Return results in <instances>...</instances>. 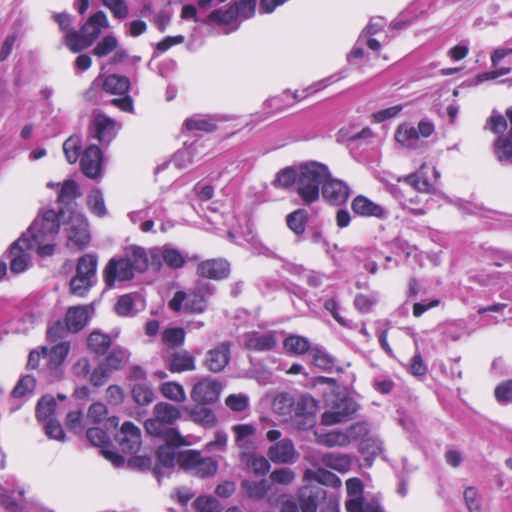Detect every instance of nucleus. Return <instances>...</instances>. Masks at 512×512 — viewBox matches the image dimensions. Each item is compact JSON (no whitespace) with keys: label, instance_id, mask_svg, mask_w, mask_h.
<instances>
[{"label":"nucleus","instance_id":"nucleus-39","mask_svg":"<svg viewBox=\"0 0 512 512\" xmlns=\"http://www.w3.org/2000/svg\"><path fill=\"white\" fill-rule=\"evenodd\" d=\"M493 153L500 163H512V140L510 137L498 136L493 143Z\"/></svg>","mask_w":512,"mask_h":512},{"label":"nucleus","instance_id":"nucleus-7","mask_svg":"<svg viewBox=\"0 0 512 512\" xmlns=\"http://www.w3.org/2000/svg\"><path fill=\"white\" fill-rule=\"evenodd\" d=\"M266 439L271 443L267 450L268 459L276 464H292L297 461L299 454L290 438H282L280 430L271 429L266 433Z\"/></svg>","mask_w":512,"mask_h":512},{"label":"nucleus","instance_id":"nucleus-23","mask_svg":"<svg viewBox=\"0 0 512 512\" xmlns=\"http://www.w3.org/2000/svg\"><path fill=\"white\" fill-rule=\"evenodd\" d=\"M102 152L96 145L88 146L80 158L83 173L89 178H96L101 173Z\"/></svg>","mask_w":512,"mask_h":512},{"label":"nucleus","instance_id":"nucleus-17","mask_svg":"<svg viewBox=\"0 0 512 512\" xmlns=\"http://www.w3.org/2000/svg\"><path fill=\"white\" fill-rule=\"evenodd\" d=\"M166 444L160 446L157 451V460L158 463L153 469L154 474L160 480V477L163 475L162 468H172L175 464H179L181 466V456L185 451L181 452L178 450L179 446L183 444H175L168 440H166Z\"/></svg>","mask_w":512,"mask_h":512},{"label":"nucleus","instance_id":"nucleus-55","mask_svg":"<svg viewBox=\"0 0 512 512\" xmlns=\"http://www.w3.org/2000/svg\"><path fill=\"white\" fill-rule=\"evenodd\" d=\"M81 139L78 136H71L63 143V151L67 161L75 163L80 155Z\"/></svg>","mask_w":512,"mask_h":512},{"label":"nucleus","instance_id":"nucleus-18","mask_svg":"<svg viewBox=\"0 0 512 512\" xmlns=\"http://www.w3.org/2000/svg\"><path fill=\"white\" fill-rule=\"evenodd\" d=\"M243 343L245 348L256 351L266 352L273 350L277 343V333L274 331H252L248 332L243 336Z\"/></svg>","mask_w":512,"mask_h":512},{"label":"nucleus","instance_id":"nucleus-43","mask_svg":"<svg viewBox=\"0 0 512 512\" xmlns=\"http://www.w3.org/2000/svg\"><path fill=\"white\" fill-rule=\"evenodd\" d=\"M56 400L52 396H44L42 397L36 407V416L38 421L42 424L50 419L54 418V412L56 408Z\"/></svg>","mask_w":512,"mask_h":512},{"label":"nucleus","instance_id":"nucleus-11","mask_svg":"<svg viewBox=\"0 0 512 512\" xmlns=\"http://www.w3.org/2000/svg\"><path fill=\"white\" fill-rule=\"evenodd\" d=\"M134 275L135 272L124 255L111 258L103 270V279L108 288L114 287L116 282L129 281Z\"/></svg>","mask_w":512,"mask_h":512},{"label":"nucleus","instance_id":"nucleus-1","mask_svg":"<svg viewBox=\"0 0 512 512\" xmlns=\"http://www.w3.org/2000/svg\"><path fill=\"white\" fill-rule=\"evenodd\" d=\"M59 215L53 209L42 210L29 227L26 238L30 246L36 248L40 256H50L54 253L55 238L59 232Z\"/></svg>","mask_w":512,"mask_h":512},{"label":"nucleus","instance_id":"nucleus-64","mask_svg":"<svg viewBox=\"0 0 512 512\" xmlns=\"http://www.w3.org/2000/svg\"><path fill=\"white\" fill-rule=\"evenodd\" d=\"M464 499L470 512H481V498L474 487H467Z\"/></svg>","mask_w":512,"mask_h":512},{"label":"nucleus","instance_id":"nucleus-47","mask_svg":"<svg viewBox=\"0 0 512 512\" xmlns=\"http://www.w3.org/2000/svg\"><path fill=\"white\" fill-rule=\"evenodd\" d=\"M184 126L187 130H199L211 132L216 129V124L210 117L195 115L186 119Z\"/></svg>","mask_w":512,"mask_h":512},{"label":"nucleus","instance_id":"nucleus-3","mask_svg":"<svg viewBox=\"0 0 512 512\" xmlns=\"http://www.w3.org/2000/svg\"><path fill=\"white\" fill-rule=\"evenodd\" d=\"M108 27L106 14L98 11L91 15L79 30L65 33L63 42L71 52L78 53L92 46L102 30Z\"/></svg>","mask_w":512,"mask_h":512},{"label":"nucleus","instance_id":"nucleus-6","mask_svg":"<svg viewBox=\"0 0 512 512\" xmlns=\"http://www.w3.org/2000/svg\"><path fill=\"white\" fill-rule=\"evenodd\" d=\"M358 410V404L350 397L340 394L325 396V410L321 423L326 426L339 424L351 419Z\"/></svg>","mask_w":512,"mask_h":512},{"label":"nucleus","instance_id":"nucleus-30","mask_svg":"<svg viewBox=\"0 0 512 512\" xmlns=\"http://www.w3.org/2000/svg\"><path fill=\"white\" fill-rule=\"evenodd\" d=\"M168 367L173 373L193 371L196 368L195 358L185 350L176 352L170 356Z\"/></svg>","mask_w":512,"mask_h":512},{"label":"nucleus","instance_id":"nucleus-26","mask_svg":"<svg viewBox=\"0 0 512 512\" xmlns=\"http://www.w3.org/2000/svg\"><path fill=\"white\" fill-rule=\"evenodd\" d=\"M326 492L319 486L307 485L298 493V502L302 512H317L320 499L325 498Z\"/></svg>","mask_w":512,"mask_h":512},{"label":"nucleus","instance_id":"nucleus-19","mask_svg":"<svg viewBox=\"0 0 512 512\" xmlns=\"http://www.w3.org/2000/svg\"><path fill=\"white\" fill-rule=\"evenodd\" d=\"M117 440L123 452L134 454L138 452L141 447V430L132 422H124Z\"/></svg>","mask_w":512,"mask_h":512},{"label":"nucleus","instance_id":"nucleus-21","mask_svg":"<svg viewBox=\"0 0 512 512\" xmlns=\"http://www.w3.org/2000/svg\"><path fill=\"white\" fill-rule=\"evenodd\" d=\"M350 195L348 185L339 179L328 178L322 186L323 198L332 205H341Z\"/></svg>","mask_w":512,"mask_h":512},{"label":"nucleus","instance_id":"nucleus-44","mask_svg":"<svg viewBox=\"0 0 512 512\" xmlns=\"http://www.w3.org/2000/svg\"><path fill=\"white\" fill-rule=\"evenodd\" d=\"M308 220V213L304 209H297L288 214L286 218L287 226L296 235H302L305 232Z\"/></svg>","mask_w":512,"mask_h":512},{"label":"nucleus","instance_id":"nucleus-63","mask_svg":"<svg viewBox=\"0 0 512 512\" xmlns=\"http://www.w3.org/2000/svg\"><path fill=\"white\" fill-rule=\"evenodd\" d=\"M45 434L50 439L57 441L65 440V433L62 429L61 424L57 419H50L49 421L42 423Z\"/></svg>","mask_w":512,"mask_h":512},{"label":"nucleus","instance_id":"nucleus-49","mask_svg":"<svg viewBox=\"0 0 512 512\" xmlns=\"http://www.w3.org/2000/svg\"><path fill=\"white\" fill-rule=\"evenodd\" d=\"M81 195L79 187L74 180H65L58 194V201L62 204H70L74 199Z\"/></svg>","mask_w":512,"mask_h":512},{"label":"nucleus","instance_id":"nucleus-24","mask_svg":"<svg viewBox=\"0 0 512 512\" xmlns=\"http://www.w3.org/2000/svg\"><path fill=\"white\" fill-rule=\"evenodd\" d=\"M230 361V344L223 342L206 353L204 365L213 372L222 371Z\"/></svg>","mask_w":512,"mask_h":512},{"label":"nucleus","instance_id":"nucleus-38","mask_svg":"<svg viewBox=\"0 0 512 512\" xmlns=\"http://www.w3.org/2000/svg\"><path fill=\"white\" fill-rule=\"evenodd\" d=\"M129 358L130 353L126 348L116 346L111 349L103 363L113 372L122 369Z\"/></svg>","mask_w":512,"mask_h":512},{"label":"nucleus","instance_id":"nucleus-29","mask_svg":"<svg viewBox=\"0 0 512 512\" xmlns=\"http://www.w3.org/2000/svg\"><path fill=\"white\" fill-rule=\"evenodd\" d=\"M89 306L70 307L65 316V323L71 332H78L88 323Z\"/></svg>","mask_w":512,"mask_h":512},{"label":"nucleus","instance_id":"nucleus-13","mask_svg":"<svg viewBox=\"0 0 512 512\" xmlns=\"http://www.w3.org/2000/svg\"><path fill=\"white\" fill-rule=\"evenodd\" d=\"M119 128L114 119L100 113L94 116L89 131L93 138L108 145L116 137Z\"/></svg>","mask_w":512,"mask_h":512},{"label":"nucleus","instance_id":"nucleus-2","mask_svg":"<svg viewBox=\"0 0 512 512\" xmlns=\"http://www.w3.org/2000/svg\"><path fill=\"white\" fill-rule=\"evenodd\" d=\"M181 418L180 408L168 402H158L154 405L152 417L145 421L148 434L163 437L175 444H189L178 430L172 426Z\"/></svg>","mask_w":512,"mask_h":512},{"label":"nucleus","instance_id":"nucleus-58","mask_svg":"<svg viewBox=\"0 0 512 512\" xmlns=\"http://www.w3.org/2000/svg\"><path fill=\"white\" fill-rule=\"evenodd\" d=\"M87 203L90 210L97 216L101 217L106 214V208L102 193L95 189L90 192L87 197Z\"/></svg>","mask_w":512,"mask_h":512},{"label":"nucleus","instance_id":"nucleus-10","mask_svg":"<svg viewBox=\"0 0 512 512\" xmlns=\"http://www.w3.org/2000/svg\"><path fill=\"white\" fill-rule=\"evenodd\" d=\"M181 467L191 471L198 477L212 476L218 469V463L211 457H202L200 452L194 450L185 451L181 456Z\"/></svg>","mask_w":512,"mask_h":512},{"label":"nucleus","instance_id":"nucleus-16","mask_svg":"<svg viewBox=\"0 0 512 512\" xmlns=\"http://www.w3.org/2000/svg\"><path fill=\"white\" fill-rule=\"evenodd\" d=\"M151 257L152 269L154 270H160L163 262L174 269L181 268L186 263L183 254L170 245L151 248Z\"/></svg>","mask_w":512,"mask_h":512},{"label":"nucleus","instance_id":"nucleus-52","mask_svg":"<svg viewBox=\"0 0 512 512\" xmlns=\"http://www.w3.org/2000/svg\"><path fill=\"white\" fill-rule=\"evenodd\" d=\"M298 176L293 167H286L276 174L273 186L276 188H289L298 181Z\"/></svg>","mask_w":512,"mask_h":512},{"label":"nucleus","instance_id":"nucleus-42","mask_svg":"<svg viewBox=\"0 0 512 512\" xmlns=\"http://www.w3.org/2000/svg\"><path fill=\"white\" fill-rule=\"evenodd\" d=\"M88 348L97 355H103L111 346L109 335L99 331H93L87 339Z\"/></svg>","mask_w":512,"mask_h":512},{"label":"nucleus","instance_id":"nucleus-60","mask_svg":"<svg viewBox=\"0 0 512 512\" xmlns=\"http://www.w3.org/2000/svg\"><path fill=\"white\" fill-rule=\"evenodd\" d=\"M185 331L182 328H168L162 333V340L165 344L176 347L183 344Z\"/></svg>","mask_w":512,"mask_h":512},{"label":"nucleus","instance_id":"nucleus-25","mask_svg":"<svg viewBox=\"0 0 512 512\" xmlns=\"http://www.w3.org/2000/svg\"><path fill=\"white\" fill-rule=\"evenodd\" d=\"M230 264L224 259H209L197 266V274L204 278L221 280L228 277Z\"/></svg>","mask_w":512,"mask_h":512},{"label":"nucleus","instance_id":"nucleus-32","mask_svg":"<svg viewBox=\"0 0 512 512\" xmlns=\"http://www.w3.org/2000/svg\"><path fill=\"white\" fill-rule=\"evenodd\" d=\"M297 400L298 395L280 393L274 398L272 409L279 416L285 417L286 420H290Z\"/></svg>","mask_w":512,"mask_h":512},{"label":"nucleus","instance_id":"nucleus-62","mask_svg":"<svg viewBox=\"0 0 512 512\" xmlns=\"http://www.w3.org/2000/svg\"><path fill=\"white\" fill-rule=\"evenodd\" d=\"M111 373L112 371L104 363H101L91 372L88 381L96 387L102 386L107 382Z\"/></svg>","mask_w":512,"mask_h":512},{"label":"nucleus","instance_id":"nucleus-4","mask_svg":"<svg viewBox=\"0 0 512 512\" xmlns=\"http://www.w3.org/2000/svg\"><path fill=\"white\" fill-rule=\"evenodd\" d=\"M328 168L318 162L301 165L297 181V193L303 202L310 205L320 196V186L329 178Z\"/></svg>","mask_w":512,"mask_h":512},{"label":"nucleus","instance_id":"nucleus-36","mask_svg":"<svg viewBox=\"0 0 512 512\" xmlns=\"http://www.w3.org/2000/svg\"><path fill=\"white\" fill-rule=\"evenodd\" d=\"M320 461L326 467L340 473L348 472L351 467V459L345 454L325 453L321 456Z\"/></svg>","mask_w":512,"mask_h":512},{"label":"nucleus","instance_id":"nucleus-8","mask_svg":"<svg viewBox=\"0 0 512 512\" xmlns=\"http://www.w3.org/2000/svg\"><path fill=\"white\" fill-rule=\"evenodd\" d=\"M317 401L310 394H299L290 417L291 425L298 430H308L316 424Z\"/></svg>","mask_w":512,"mask_h":512},{"label":"nucleus","instance_id":"nucleus-5","mask_svg":"<svg viewBox=\"0 0 512 512\" xmlns=\"http://www.w3.org/2000/svg\"><path fill=\"white\" fill-rule=\"evenodd\" d=\"M214 286L205 281H198L188 292L177 291L169 302L173 311H180L182 307L192 313H203L208 306L209 298L214 294Z\"/></svg>","mask_w":512,"mask_h":512},{"label":"nucleus","instance_id":"nucleus-37","mask_svg":"<svg viewBox=\"0 0 512 512\" xmlns=\"http://www.w3.org/2000/svg\"><path fill=\"white\" fill-rule=\"evenodd\" d=\"M98 259L93 254H85L78 259L75 275L79 277H89L96 282V272Z\"/></svg>","mask_w":512,"mask_h":512},{"label":"nucleus","instance_id":"nucleus-12","mask_svg":"<svg viewBox=\"0 0 512 512\" xmlns=\"http://www.w3.org/2000/svg\"><path fill=\"white\" fill-rule=\"evenodd\" d=\"M221 391L222 385L219 381L202 378L193 385L190 397L197 404H213L218 401Z\"/></svg>","mask_w":512,"mask_h":512},{"label":"nucleus","instance_id":"nucleus-46","mask_svg":"<svg viewBox=\"0 0 512 512\" xmlns=\"http://www.w3.org/2000/svg\"><path fill=\"white\" fill-rule=\"evenodd\" d=\"M318 441L327 447H344L350 444L346 431L342 430H334L320 435Z\"/></svg>","mask_w":512,"mask_h":512},{"label":"nucleus","instance_id":"nucleus-27","mask_svg":"<svg viewBox=\"0 0 512 512\" xmlns=\"http://www.w3.org/2000/svg\"><path fill=\"white\" fill-rule=\"evenodd\" d=\"M235 435V444L244 453L254 449V436L256 427L252 424H237L232 427Z\"/></svg>","mask_w":512,"mask_h":512},{"label":"nucleus","instance_id":"nucleus-48","mask_svg":"<svg viewBox=\"0 0 512 512\" xmlns=\"http://www.w3.org/2000/svg\"><path fill=\"white\" fill-rule=\"evenodd\" d=\"M132 397L137 404L146 406L154 401L155 395L147 384L136 383L132 388Z\"/></svg>","mask_w":512,"mask_h":512},{"label":"nucleus","instance_id":"nucleus-20","mask_svg":"<svg viewBox=\"0 0 512 512\" xmlns=\"http://www.w3.org/2000/svg\"><path fill=\"white\" fill-rule=\"evenodd\" d=\"M351 209L354 214L361 217L386 219L389 216V211L385 207L375 203L364 195H358L352 200Z\"/></svg>","mask_w":512,"mask_h":512},{"label":"nucleus","instance_id":"nucleus-45","mask_svg":"<svg viewBox=\"0 0 512 512\" xmlns=\"http://www.w3.org/2000/svg\"><path fill=\"white\" fill-rule=\"evenodd\" d=\"M283 347L287 353L302 355L309 351L310 342L305 337L291 335L284 340Z\"/></svg>","mask_w":512,"mask_h":512},{"label":"nucleus","instance_id":"nucleus-40","mask_svg":"<svg viewBox=\"0 0 512 512\" xmlns=\"http://www.w3.org/2000/svg\"><path fill=\"white\" fill-rule=\"evenodd\" d=\"M159 391L164 398L176 403H183L187 398L184 387L178 382H164L160 385Z\"/></svg>","mask_w":512,"mask_h":512},{"label":"nucleus","instance_id":"nucleus-54","mask_svg":"<svg viewBox=\"0 0 512 512\" xmlns=\"http://www.w3.org/2000/svg\"><path fill=\"white\" fill-rule=\"evenodd\" d=\"M508 123L507 118L496 111H493L491 116L487 119L484 129L493 132L494 134L505 135Z\"/></svg>","mask_w":512,"mask_h":512},{"label":"nucleus","instance_id":"nucleus-14","mask_svg":"<svg viewBox=\"0 0 512 512\" xmlns=\"http://www.w3.org/2000/svg\"><path fill=\"white\" fill-rule=\"evenodd\" d=\"M68 245L78 249L84 248L90 241L88 223L80 214H73L65 228Z\"/></svg>","mask_w":512,"mask_h":512},{"label":"nucleus","instance_id":"nucleus-50","mask_svg":"<svg viewBox=\"0 0 512 512\" xmlns=\"http://www.w3.org/2000/svg\"><path fill=\"white\" fill-rule=\"evenodd\" d=\"M198 512H221V506L217 499L212 497H199L195 500ZM226 512H241L237 507H231Z\"/></svg>","mask_w":512,"mask_h":512},{"label":"nucleus","instance_id":"nucleus-41","mask_svg":"<svg viewBox=\"0 0 512 512\" xmlns=\"http://www.w3.org/2000/svg\"><path fill=\"white\" fill-rule=\"evenodd\" d=\"M130 81L125 76L117 74L109 75L103 83V88L106 92L111 94L123 95L128 92Z\"/></svg>","mask_w":512,"mask_h":512},{"label":"nucleus","instance_id":"nucleus-34","mask_svg":"<svg viewBox=\"0 0 512 512\" xmlns=\"http://www.w3.org/2000/svg\"><path fill=\"white\" fill-rule=\"evenodd\" d=\"M304 480L305 481H316L320 484L330 486L333 488H338L341 486L342 482L338 476H336L334 473L319 468L316 470L313 469H307L304 472Z\"/></svg>","mask_w":512,"mask_h":512},{"label":"nucleus","instance_id":"nucleus-35","mask_svg":"<svg viewBox=\"0 0 512 512\" xmlns=\"http://www.w3.org/2000/svg\"><path fill=\"white\" fill-rule=\"evenodd\" d=\"M241 487L244 493L252 499H262L266 496L267 492L270 490L271 485L270 482L266 479L261 480H243L241 483Z\"/></svg>","mask_w":512,"mask_h":512},{"label":"nucleus","instance_id":"nucleus-61","mask_svg":"<svg viewBox=\"0 0 512 512\" xmlns=\"http://www.w3.org/2000/svg\"><path fill=\"white\" fill-rule=\"evenodd\" d=\"M233 7L237 11V18L245 20L254 15L256 0H238Z\"/></svg>","mask_w":512,"mask_h":512},{"label":"nucleus","instance_id":"nucleus-28","mask_svg":"<svg viewBox=\"0 0 512 512\" xmlns=\"http://www.w3.org/2000/svg\"><path fill=\"white\" fill-rule=\"evenodd\" d=\"M346 489L349 500L346 501V509L348 512H361V503L364 502L362 496L363 485L358 478H350L346 481Z\"/></svg>","mask_w":512,"mask_h":512},{"label":"nucleus","instance_id":"nucleus-57","mask_svg":"<svg viewBox=\"0 0 512 512\" xmlns=\"http://www.w3.org/2000/svg\"><path fill=\"white\" fill-rule=\"evenodd\" d=\"M36 386V379L31 375L22 377L12 391V395L15 398L24 397L29 393H32Z\"/></svg>","mask_w":512,"mask_h":512},{"label":"nucleus","instance_id":"nucleus-9","mask_svg":"<svg viewBox=\"0 0 512 512\" xmlns=\"http://www.w3.org/2000/svg\"><path fill=\"white\" fill-rule=\"evenodd\" d=\"M70 348L68 341H61L51 347H42V369L53 377H60Z\"/></svg>","mask_w":512,"mask_h":512},{"label":"nucleus","instance_id":"nucleus-53","mask_svg":"<svg viewBox=\"0 0 512 512\" xmlns=\"http://www.w3.org/2000/svg\"><path fill=\"white\" fill-rule=\"evenodd\" d=\"M117 38L110 34L103 37L93 49V54L99 58L105 57L118 48Z\"/></svg>","mask_w":512,"mask_h":512},{"label":"nucleus","instance_id":"nucleus-51","mask_svg":"<svg viewBox=\"0 0 512 512\" xmlns=\"http://www.w3.org/2000/svg\"><path fill=\"white\" fill-rule=\"evenodd\" d=\"M96 282L90 280L89 277H79L74 275L70 280V292L71 294L78 297H85L89 290L94 286Z\"/></svg>","mask_w":512,"mask_h":512},{"label":"nucleus","instance_id":"nucleus-15","mask_svg":"<svg viewBox=\"0 0 512 512\" xmlns=\"http://www.w3.org/2000/svg\"><path fill=\"white\" fill-rule=\"evenodd\" d=\"M30 244L26 235H23L11 245L9 255L10 269L13 273L19 274L27 269L30 262L29 251L36 250Z\"/></svg>","mask_w":512,"mask_h":512},{"label":"nucleus","instance_id":"nucleus-22","mask_svg":"<svg viewBox=\"0 0 512 512\" xmlns=\"http://www.w3.org/2000/svg\"><path fill=\"white\" fill-rule=\"evenodd\" d=\"M123 255L135 273H143L152 268L151 248L147 250L141 246L130 245L124 248Z\"/></svg>","mask_w":512,"mask_h":512},{"label":"nucleus","instance_id":"nucleus-31","mask_svg":"<svg viewBox=\"0 0 512 512\" xmlns=\"http://www.w3.org/2000/svg\"><path fill=\"white\" fill-rule=\"evenodd\" d=\"M207 404H197L193 407H186L185 411L188 413L191 420L195 423L201 424L205 427H212L216 423L215 413L208 407Z\"/></svg>","mask_w":512,"mask_h":512},{"label":"nucleus","instance_id":"nucleus-59","mask_svg":"<svg viewBox=\"0 0 512 512\" xmlns=\"http://www.w3.org/2000/svg\"><path fill=\"white\" fill-rule=\"evenodd\" d=\"M69 332H71V330L68 329L66 323L57 321L48 329L47 337L51 343L56 344L61 341H65L64 339L66 338Z\"/></svg>","mask_w":512,"mask_h":512},{"label":"nucleus","instance_id":"nucleus-33","mask_svg":"<svg viewBox=\"0 0 512 512\" xmlns=\"http://www.w3.org/2000/svg\"><path fill=\"white\" fill-rule=\"evenodd\" d=\"M395 139L406 148L416 149L420 146L418 130L410 124L400 125L395 132Z\"/></svg>","mask_w":512,"mask_h":512},{"label":"nucleus","instance_id":"nucleus-56","mask_svg":"<svg viewBox=\"0 0 512 512\" xmlns=\"http://www.w3.org/2000/svg\"><path fill=\"white\" fill-rule=\"evenodd\" d=\"M208 19L210 22H215V23L224 24V25H230V24H233L238 19L237 11H235L233 5L225 11H223L221 9H217V10L212 11L209 14Z\"/></svg>","mask_w":512,"mask_h":512}]
</instances>
